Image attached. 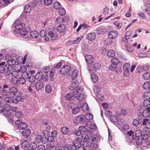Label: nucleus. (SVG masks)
<instances>
[{
    "instance_id": "nucleus-7",
    "label": "nucleus",
    "mask_w": 150,
    "mask_h": 150,
    "mask_svg": "<svg viewBox=\"0 0 150 150\" xmlns=\"http://www.w3.org/2000/svg\"><path fill=\"white\" fill-rule=\"evenodd\" d=\"M71 70V67L67 65L63 66L60 69L59 72L62 75H65L69 72Z\"/></svg>"
},
{
    "instance_id": "nucleus-46",
    "label": "nucleus",
    "mask_w": 150,
    "mask_h": 150,
    "mask_svg": "<svg viewBox=\"0 0 150 150\" xmlns=\"http://www.w3.org/2000/svg\"><path fill=\"white\" fill-rule=\"evenodd\" d=\"M25 25L24 23H22L21 25H15V28L17 30H20L21 29V28H23L25 27Z\"/></svg>"
},
{
    "instance_id": "nucleus-47",
    "label": "nucleus",
    "mask_w": 150,
    "mask_h": 150,
    "mask_svg": "<svg viewBox=\"0 0 150 150\" xmlns=\"http://www.w3.org/2000/svg\"><path fill=\"white\" fill-rule=\"evenodd\" d=\"M90 149L91 150H94L96 149L98 147V145L96 143H92L89 145Z\"/></svg>"
},
{
    "instance_id": "nucleus-4",
    "label": "nucleus",
    "mask_w": 150,
    "mask_h": 150,
    "mask_svg": "<svg viewBox=\"0 0 150 150\" xmlns=\"http://www.w3.org/2000/svg\"><path fill=\"white\" fill-rule=\"evenodd\" d=\"M100 65L98 63H96L93 65L89 66L88 68V70L91 72H95L100 68Z\"/></svg>"
},
{
    "instance_id": "nucleus-1",
    "label": "nucleus",
    "mask_w": 150,
    "mask_h": 150,
    "mask_svg": "<svg viewBox=\"0 0 150 150\" xmlns=\"http://www.w3.org/2000/svg\"><path fill=\"white\" fill-rule=\"evenodd\" d=\"M6 98H4V102H6V100L8 98V100L12 99V98H13L16 96L18 93V89L15 87H11L10 88L8 91L6 90Z\"/></svg>"
},
{
    "instance_id": "nucleus-14",
    "label": "nucleus",
    "mask_w": 150,
    "mask_h": 150,
    "mask_svg": "<svg viewBox=\"0 0 150 150\" xmlns=\"http://www.w3.org/2000/svg\"><path fill=\"white\" fill-rule=\"evenodd\" d=\"M85 59L87 63L90 64L92 63L94 60L92 56L89 55H86L85 57Z\"/></svg>"
},
{
    "instance_id": "nucleus-29",
    "label": "nucleus",
    "mask_w": 150,
    "mask_h": 150,
    "mask_svg": "<svg viewBox=\"0 0 150 150\" xmlns=\"http://www.w3.org/2000/svg\"><path fill=\"white\" fill-rule=\"evenodd\" d=\"M42 139L43 140L46 139V138L45 137H44L42 138L41 135H39L37 136L36 137L35 141L36 142H39L42 140Z\"/></svg>"
},
{
    "instance_id": "nucleus-34",
    "label": "nucleus",
    "mask_w": 150,
    "mask_h": 150,
    "mask_svg": "<svg viewBox=\"0 0 150 150\" xmlns=\"http://www.w3.org/2000/svg\"><path fill=\"white\" fill-rule=\"evenodd\" d=\"M100 139V137L98 134L94 135L93 138L92 137V142H93V141L97 142Z\"/></svg>"
},
{
    "instance_id": "nucleus-24",
    "label": "nucleus",
    "mask_w": 150,
    "mask_h": 150,
    "mask_svg": "<svg viewBox=\"0 0 150 150\" xmlns=\"http://www.w3.org/2000/svg\"><path fill=\"white\" fill-rule=\"evenodd\" d=\"M79 130L81 132V133L82 132L84 133H90V132H89L86 127L85 126H81L79 128Z\"/></svg>"
},
{
    "instance_id": "nucleus-51",
    "label": "nucleus",
    "mask_w": 150,
    "mask_h": 150,
    "mask_svg": "<svg viewBox=\"0 0 150 150\" xmlns=\"http://www.w3.org/2000/svg\"><path fill=\"white\" fill-rule=\"evenodd\" d=\"M47 34L46 31L44 30H42L40 32V36L42 37H44Z\"/></svg>"
},
{
    "instance_id": "nucleus-45",
    "label": "nucleus",
    "mask_w": 150,
    "mask_h": 150,
    "mask_svg": "<svg viewBox=\"0 0 150 150\" xmlns=\"http://www.w3.org/2000/svg\"><path fill=\"white\" fill-rule=\"evenodd\" d=\"M45 91L48 93H50L52 91V88L50 86L47 85L45 87Z\"/></svg>"
},
{
    "instance_id": "nucleus-49",
    "label": "nucleus",
    "mask_w": 150,
    "mask_h": 150,
    "mask_svg": "<svg viewBox=\"0 0 150 150\" xmlns=\"http://www.w3.org/2000/svg\"><path fill=\"white\" fill-rule=\"evenodd\" d=\"M7 62L8 65L11 66L14 65L16 63L15 60L12 59L8 60Z\"/></svg>"
},
{
    "instance_id": "nucleus-13",
    "label": "nucleus",
    "mask_w": 150,
    "mask_h": 150,
    "mask_svg": "<svg viewBox=\"0 0 150 150\" xmlns=\"http://www.w3.org/2000/svg\"><path fill=\"white\" fill-rule=\"evenodd\" d=\"M22 148L24 150H26L29 147L30 145L29 142L25 140H23L21 144Z\"/></svg>"
},
{
    "instance_id": "nucleus-6",
    "label": "nucleus",
    "mask_w": 150,
    "mask_h": 150,
    "mask_svg": "<svg viewBox=\"0 0 150 150\" xmlns=\"http://www.w3.org/2000/svg\"><path fill=\"white\" fill-rule=\"evenodd\" d=\"M85 121V116L83 115L77 116L74 120V122L75 124H82L84 123Z\"/></svg>"
},
{
    "instance_id": "nucleus-58",
    "label": "nucleus",
    "mask_w": 150,
    "mask_h": 150,
    "mask_svg": "<svg viewBox=\"0 0 150 150\" xmlns=\"http://www.w3.org/2000/svg\"><path fill=\"white\" fill-rule=\"evenodd\" d=\"M83 110L84 111L87 110L88 109V107L87 103H84L82 106Z\"/></svg>"
},
{
    "instance_id": "nucleus-11",
    "label": "nucleus",
    "mask_w": 150,
    "mask_h": 150,
    "mask_svg": "<svg viewBox=\"0 0 150 150\" xmlns=\"http://www.w3.org/2000/svg\"><path fill=\"white\" fill-rule=\"evenodd\" d=\"M118 34V33L117 31H111L108 33V36L110 39H115L117 37Z\"/></svg>"
},
{
    "instance_id": "nucleus-28",
    "label": "nucleus",
    "mask_w": 150,
    "mask_h": 150,
    "mask_svg": "<svg viewBox=\"0 0 150 150\" xmlns=\"http://www.w3.org/2000/svg\"><path fill=\"white\" fill-rule=\"evenodd\" d=\"M107 54L109 57L110 58H112L115 56V53L113 50H109Z\"/></svg>"
},
{
    "instance_id": "nucleus-16",
    "label": "nucleus",
    "mask_w": 150,
    "mask_h": 150,
    "mask_svg": "<svg viewBox=\"0 0 150 150\" xmlns=\"http://www.w3.org/2000/svg\"><path fill=\"white\" fill-rule=\"evenodd\" d=\"M79 71L77 69H74L72 71L71 77L72 79H75L77 77L78 75L79 74Z\"/></svg>"
},
{
    "instance_id": "nucleus-2",
    "label": "nucleus",
    "mask_w": 150,
    "mask_h": 150,
    "mask_svg": "<svg viewBox=\"0 0 150 150\" xmlns=\"http://www.w3.org/2000/svg\"><path fill=\"white\" fill-rule=\"evenodd\" d=\"M83 90V88L81 86L78 87V89H76L75 90L74 97L76 98L78 100L82 101L85 98V96H84L83 94H82V91Z\"/></svg>"
},
{
    "instance_id": "nucleus-31",
    "label": "nucleus",
    "mask_w": 150,
    "mask_h": 150,
    "mask_svg": "<svg viewBox=\"0 0 150 150\" xmlns=\"http://www.w3.org/2000/svg\"><path fill=\"white\" fill-rule=\"evenodd\" d=\"M143 88L146 90L149 89L150 88V83L149 81H146L143 84Z\"/></svg>"
},
{
    "instance_id": "nucleus-33",
    "label": "nucleus",
    "mask_w": 150,
    "mask_h": 150,
    "mask_svg": "<svg viewBox=\"0 0 150 150\" xmlns=\"http://www.w3.org/2000/svg\"><path fill=\"white\" fill-rule=\"evenodd\" d=\"M19 32L21 35H25L27 34V31L25 28V27L21 28V29L19 31Z\"/></svg>"
},
{
    "instance_id": "nucleus-19",
    "label": "nucleus",
    "mask_w": 150,
    "mask_h": 150,
    "mask_svg": "<svg viewBox=\"0 0 150 150\" xmlns=\"http://www.w3.org/2000/svg\"><path fill=\"white\" fill-rule=\"evenodd\" d=\"M66 26L63 24H61L57 28V31L60 33L64 32L66 29Z\"/></svg>"
},
{
    "instance_id": "nucleus-17",
    "label": "nucleus",
    "mask_w": 150,
    "mask_h": 150,
    "mask_svg": "<svg viewBox=\"0 0 150 150\" xmlns=\"http://www.w3.org/2000/svg\"><path fill=\"white\" fill-rule=\"evenodd\" d=\"M142 135V134L141 131L139 130L137 131L135 133V135L133 134L132 137V139L134 140H136L137 139V137H139Z\"/></svg>"
},
{
    "instance_id": "nucleus-20",
    "label": "nucleus",
    "mask_w": 150,
    "mask_h": 150,
    "mask_svg": "<svg viewBox=\"0 0 150 150\" xmlns=\"http://www.w3.org/2000/svg\"><path fill=\"white\" fill-rule=\"evenodd\" d=\"M30 134V130L28 129H23L22 133V135L25 137H28Z\"/></svg>"
},
{
    "instance_id": "nucleus-12",
    "label": "nucleus",
    "mask_w": 150,
    "mask_h": 150,
    "mask_svg": "<svg viewBox=\"0 0 150 150\" xmlns=\"http://www.w3.org/2000/svg\"><path fill=\"white\" fill-rule=\"evenodd\" d=\"M96 37V35L94 33H88L86 35V39L88 40L91 41L94 40Z\"/></svg>"
},
{
    "instance_id": "nucleus-5",
    "label": "nucleus",
    "mask_w": 150,
    "mask_h": 150,
    "mask_svg": "<svg viewBox=\"0 0 150 150\" xmlns=\"http://www.w3.org/2000/svg\"><path fill=\"white\" fill-rule=\"evenodd\" d=\"M90 134V133H84L81 134V137L83 141L90 143H92V137Z\"/></svg>"
},
{
    "instance_id": "nucleus-35",
    "label": "nucleus",
    "mask_w": 150,
    "mask_h": 150,
    "mask_svg": "<svg viewBox=\"0 0 150 150\" xmlns=\"http://www.w3.org/2000/svg\"><path fill=\"white\" fill-rule=\"evenodd\" d=\"M60 3L58 1H57L54 3L53 4V7L56 9H59L61 7Z\"/></svg>"
},
{
    "instance_id": "nucleus-60",
    "label": "nucleus",
    "mask_w": 150,
    "mask_h": 150,
    "mask_svg": "<svg viewBox=\"0 0 150 150\" xmlns=\"http://www.w3.org/2000/svg\"><path fill=\"white\" fill-rule=\"evenodd\" d=\"M110 120L111 121L113 122H116L118 120L117 117L115 116H111Z\"/></svg>"
},
{
    "instance_id": "nucleus-3",
    "label": "nucleus",
    "mask_w": 150,
    "mask_h": 150,
    "mask_svg": "<svg viewBox=\"0 0 150 150\" xmlns=\"http://www.w3.org/2000/svg\"><path fill=\"white\" fill-rule=\"evenodd\" d=\"M16 96V98L15 99L8 100V98H6V103L17 104L18 103L19 101L22 102L23 100V97L21 95L17 94Z\"/></svg>"
},
{
    "instance_id": "nucleus-30",
    "label": "nucleus",
    "mask_w": 150,
    "mask_h": 150,
    "mask_svg": "<svg viewBox=\"0 0 150 150\" xmlns=\"http://www.w3.org/2000/svg\"><path fill=\"white\" fill-rule=\"evenodd\" d=\"M93 115L92 114L88 113L85 116V119L86 121L91 120L93 118Z\"/></svg>"
},
{
    "instance_id": "nucleus-56",
    "label": "nucleus",
    "mask_w": 150,
    "mask_h": 150,
    "mask_svg": "<svg viewBox=\"0 0 150 150\" xmlns=\"http://www.w3.org/2000/svg\"><path fill=\"white\" fill-rule=\"evenodd\" d=\"M130 67V64L128 63H126L123 66V69L124 70H129Z\"/></svg>"
},
{
    "instance_id": "nucleus-40",
    "label": "nucleus",
    "mask_w": 150,
    "mask_h": 150,
    "mask_svg": "<svg viewBox=\"0 0 150 150\" xmlns=\"http://www.w3.org/2000/svg\"><path fill=\"white\" fill-rule=\"evenodd\" d=\"M59 14L62 16L64 15L66 13V11L64 8H60L59 11Z\"/></svg>"
},
{
    "instance_id": "nucleus-55",
    "label": "nucleus",
    "mask_w": 150,
    "mask_h": 150,
    "mask_svg": "<svg viewBox=\"0 0 150 150\" xmlns=\"http://www.w3.org/2000/svg\"><path fill=\"white\" fill-rule=\"evenodd\" d=\"M6 90H2L0 91V98H2L6 96Z\"/></svg>"
},
{
    "instance_id": "nucleus-43",
    "label": "nucleus",
    "mask_w": 150,
    "mask_h": 150,
    "mask_svg": "<svg viewBox=\"0 0 150 150\" xmlns=\"http://www.w3.org/2000/svg\"><path fill=\"white\" fill-rule=\"evenodd\" d=\"M92 80V81L96 83L98 81V77L95 74H91V75Z\"/></svg>"
},
{
    "instance_id": "nucleus-59",
    "label": "nucleus",
    "mask_w": 150,
    "mask_h": 150,
    "mask_svg": "<svg viewBox=\"0 0 150 150\" xmlns=\"http://www.w3.org/2000/svg\"><path fill=\"white\" fill-rule=\"evenodd\" d=\"M47 146L48 148H50V150H56V148L55 146L52 145L51 144H47Z\"/></svg>"
},
{
    "instance_id": "nucleus-8",
    "label": "nucleus",
    "mask_w": 150,
    "mask_h": 150,
    "mask_svg": "<svg viewBox=\"0 0 150 150\" xmlns=\"http://www.w3.org/2000/svg\"><path fill=\"white\" fill-rule=\"evenodd\" d=\"M145 110H143L142 112H139L138 115L140 116L141 115L142 116L144 117H147L149 116L150 114V108H145Z\"/></svg>"
},
{
    "instance_id": "nucleus-22",
    "label": "nucleus",
    "mask_w": 150,
    "mask_h": 150,
    "mask_svg": "<svg viewBox=\"0 0 150 150\" xmlns=\"http://www.w3.org/2000/svg\"><path fill=\"white\" fill-rule=\"evenodd\" d=\"M43 77L42 72L41 71H38L36 74V79L39 81L42 80Z\"/></svg>"
},
{
    "instance_id": "nucleus-54",
    "label": "nucleus",
    "mask_w": 150,
    "mask_h": 150,
    "mask_svg": "<svg viewBox=\"0 0 150 150\" xmlns=\"http://www.w3.org/2000/svg\"><path fill=\"white\" fill-rule=\"evenodd\" d=\"M136 140V143L137 144L139 145L141 144L142 142V136L137 137V139Z\"/></svg>"
},
{
    "instance_id": "nucleus-62",
    "label": "nucleus",
    "mask_w": 150,
    "mask_h": 150,
    "mask_svg": "<svg viewBox=\"0 0 150 150\" xmlns=\"http://www.w3.org/2000/svg\"><path fill=\"white\" fill-rule=\"evenodd\" d=\"M116 66H116L115 65L113 64L112 63V64L109 66V68L110 70L114 71L116 69Z\"/></svg>"
},
{
    "instance_id": "nucleus-23",
    "label": "nucleus",
    "mask_w": 150,
    "mask_h": 150,
    "mask_svg": "<svg viewBox=\"0 0 150 150\" xmlns=\"http://www.w3.org/2000/svg\"><path fill=\"white\" fill-rule=\"evenodd\" d=\"M61 131L62 133L64 134H68L69 132V129L67 127H63L61 129Z\"/></svg>"
},
{
    "instance_id": "nucleus-63",
    "label": "nucleus",
    "mask_w": 150,
    "mask_h": 150,
    "mask_svg": "<svg viewBox=\"0 0 150 150\" xmlns=\"http://www.w3.org/2000/svg\"><path fill=\"white\" fill-rule=\"evenodd\" d=\"M106 32V30L103 28H100L98 31V34H103L104 33Z\"/></svg>"
},
{
    "instance_id": "nucleus-10",
    "label": "nucleus",
    "mask_w": 150,
    "mask_h": 150,
    "mask_svg": "<svg viewBox=\"0 0 150 150\" xmlns=\"http://www.w3.org/2000/svg\"><path fill=\"white\" fill-rule=\"evenodd\" d=\"M79 86V82L78 81H74L68 87L69 89L70 90H74L73 92H75V90L76 89H78Z\"/></svg>"
},
{
    "instance_id": "nucleus-50",
    "label": "nucleus",
    "mask_w": 150,
    "mask_h": 150,
    "mask_svg": "<svg viewBox=\"0 0 150 150\" xmlns=\"http://www.w3.org/2000/svg\"><path fill=\"white\" fill-rule=\"evenodd\" d=\"M83 38V36H81L79 37L76 40H72V42H73V44L78 43L81 41V40Z\"/></svg>"
},
{
    "instance_id": "nucleus-21",
    "label": "nucleus",
    "mask_w": 150,
    "mask_h": 150,
    "mask_svg": "<svg viewBox=\"0 0 150 150\" xmlns=\"http://www.w3.org/2000/svg\"><path fill=\"white\" fill-rule=\"evenodd\" d=\"M75 93L74 92H73L72 93H70L67 94L65 96V98L66 99L68 100H70L73 97H74Z\"/></svg>"
},
{
    "instance_id": "nucleus-37",
    "label": "nucleus",
    "mask_w": 150,
    "mask_h": 150,
    "mask_svg": "<svg viewBox=\"0 0 150 150\" xmlns=\"http://www.w3.org/2000/svg\"><path fill=\"white\" fill-rule=\"evenodd\" d=\"M80 111V110L79 107L74 108L72 110V112L73 114H76L78 113Z\"/></svg>"
},
{
    "instance_id": "nucleus-25",
    "label": "nucleus",
    "mask_w": 150,
    "mask_h": 150,
    "mask_svg": "<svg viewBox=\"0 0 150 150\" xmlns=\"http://www.w3.org/2000/svg\"><path fill=\"white\" fill-rule=\"evenodd\" d=\"M30 35L32 37L36 38L39 36V33L37 31H33L30 33Z\"/></svg>"
},
{
    "instance_id": "nucleus-9",
    "label": "nucleus",
    "mask_w": 150,
    "mask_h": 150,
    "mask_svg": "<svg viewBox=\"0 0 150 150\" xmlns=\"http://www.w3.org/2000/svg\"><path fill=\"white\" fill-rule=\"evenodd\" d=\"M140 107L141 109H143L150 108V101L148 99L145 100L144 101L143 104L140 105Z\"/></svg>"
},
{
    "instance_id": "nucleus-61",
    "label": "nucleus",
    "mask_w": 150,
    "mask_h": 150,
    "mask_svg": "<svg viewBox=\"0 0 150 150\" xmlns=\"http://www.w3.org/2000/svg\"><path fill=\"white\" fill-rule=\"evenodd\" d=\"M19 81V82H20V83L23 84H24L26 82L25 79V78L23 77H21L20 78Z\"/></svg>"
},
{
    "instance_id": "nucleus-26",
    "label": "nucleus",
    "mask_w": 150,
    "mask_h": 150,
    "mask_svg": "<svg viewBox=\"0 0 150 150\" xmlns=\"http://www.w3.org/2000/svg\"><path fill=\"white\" fill-rule=\"evenodd\" d=\"M43 87V84L41 82H39L35 84V88L38 91L41 90Z\"/></svg>"
},
{
    "instance_id": "nucleus-53",
    "label": "nucleus",
    "mask_w": 150,
    "mask_h": 150,
    "mask_svg": "<svg viewBox=\"0 0 150 150\" xmlns=\"http://www.w3.org/2000/svg\"><path fill=\"white\" fill-rule=\"evenodd\" d=\"M35 78V77L33 75H31L28 77L29 81L32 83H35L34 81Z\"/></svg>"
},
{
    "instance_id": "nucleus-57",
    "label": "nucleus",
    "mask_w": 150,
    "mask_h": 150,
    "mask_svg": "<svg viewBox=\"0 0 150 150\" xmlns=\"http://www.w3.org/2000/svg\"><path fill=\"white\" fill-rule=\"evenodd\" d=\"M15 115L18 118H21L23 116V115L21 111H18L16 112Z\"/></svg>"
},
{
    "instance_id": "nucleus-52",
    "label": "nucleus",
    "mask_w": 150,
    "mask_h": 150,
    "mask_svg": "<svg viewBox=\"0 0 150 150\" xmlns=\"http://www.w3.org/2000/svg\"><path fill=\"white\" fill-rule=\"evenodd\" d=\"M38 150H46L45 149V146L43 144H40L39 145L37 146Z\"/></svg>"
},
{
    "instance_id": "nucleus-39",
    "label": "nucleus",
    "mask_w": 150,
    "mask_h": 150,
    "mask_svg": "<svg viewBox=\"0 0 150 150\" xmlns=\"http://www.w3.org/2000/svg\"><path fill=\"white\" fill-rule=\"evenodd\" d=\"M54 138L53 137L51 136H50L48 137L47 139L46 138V139H45L46 140L44 142L42 141V142L44 143H45L47 142V141L50 142H52L54 140Z\"/></svg>"
},
{
    "instance_id": "nucleus-38",
    "label": "nucleus",
    "mask_w": 150,
    "mask_h": 150,
    "mask_svg": "<svg viewBox=\"0 0 150 150\" xmlns=\"http://www.w3.org/2000/svg\"><path fill=\"white\" fill-rule=\"evenodd\" d=\"M111 62L112 64L115 65L116 66L119 63L118 59L117 58H115L111 59Z\"/></svg>"
},
{
    "instance_id": "nucleus-42",
    "label": "nucleus",
    "mask_w": 150,
    "mask_h": 150,
    "mask_svg": "<svg viewBox=\"0 0 150 150\" xmlns=\"http://www.w3.org/2000/svg\"><path fill=\"white\" fill-rule=\"evenodd\" d=\"M52 0H44V4L47 6L51 5L52 3Z\"/></svg>"
},
{
    "instance_id": "nucleus-41",
    "label": "nucleus",
    "mask_w": 150,
    "mask_h": 150,
    "mask_svg": "<svg viewBox=\"0 0 150 150\" xmlns=\"http://www.w3.org/2000/svg\"><path fill=\"white\" fill-rule=\"evenodd\" d=\"M31 10V7L29 5H27L25 6L24 11L26 13L29 12Z\"/></svg>"
},
{
    "instance_id": "nucleus-27",
    "label": "nucleus",
    "mask_w": 150,
    "mask_h": 150,
    "mask_svg": "<svg viewBox=\"0 0 150 150\" xmlns=\"http://www.w3.org/2000/svg\"><path fill=\"white\" fill-rule=\"evenodd\" d=\"M27 126L26 123L22 122L19 126H18V128L19 129H24L27 127Z\"/></svg>"
},
{
    "instance_id": "nucleus-64",
    "label": "nucleus",
    "mask_w": 150,
    "mask_h": 150,
    "mask_svg": "<svg viewBox=\"0 0 150 150\" xmlns=\"http://www.w3.org/2000/svg\"><path fill=\"white\" fill-rule=\"evenodd\" d=\"M142 125H146L147 124L149 123V122L147 119H144L142 121Z\"/></svg>"
},
{
    "instance_id": "nucleus-15",
    "label": "nucleus",
    "mask_w": 150,
    "mask_h": 150,
    "mask_svg": "<svg viewBox=\"0 0 150 150\" xmlns=\"http://www.w3.org/2000/svg\"><path fill=\"white\" fill-rule=\"evenodd\" d=\"M81 138L79 137H77L76 139L75 143H73L72 144L74 145H75V146L77 148H80L81 146Z\"/></svg>"
},
{
    "instance_id": "nucleus-32",
    "label": "nucleus",
    "mask_w": 150,
    "mask_h": 150,
    "mask_svg": "<svg viewBox=\"0 0 150 150\" xmlns=\"http://www.w3.org/2000/svg\"><path fill=\"white\" fill-rule=\"evenodd\" d=\"M142 121V120L141 119H139L138 120L135 119L133 122V124L135 126H137L139 124L141 123Z\"/></svg>"
},
{
    "instance_id": "nucleus-48",
    "label": "nucleus",
    "mask_w": 150,
    "mask_h": 150,
    "mask_svg": "<svg viewBox=\"0 0 150 150\" xmlns=\"http://www.w3.org/2000/svg\"><path fill=\"white\" fill-rule=\"evenodd\" d=\"M11 82L13 84H16L19 82V81L18 78L14 77L11 79Z\"/></svg>"
},
{
    "instance_id": "nucleus-18",
    "label": "nucleus",
    "mask_w": 150,
    "mask_h": 150,
    "mask_svg": "<svg viewBox=\"0 0 150 150\" xmlns=\"http://www.w3.org/2000/svg\"><path fill=\"white\" fill-rule=\"evenodd\" d=\"M48 34L53 40H54L57 38V34L56 33H54L52 31H49L48 33Z\"/></svg>"
},
{
    "instance_id": "nucleus-36",
    "label": "nucleus",
    "mask_w": 150,
    "mask_h": 150,
    "mask_svg": "<svg viewBox=\"0 0 150 150\" xmlns=\"http://www.w3.org/2000/svg\"><path fill=\"white\" fill-rule=\"evenodd\" d=\"M143 77L145 80H148L150 79V74L148 72L144 73L143 74Z\"/></svg>"
},
{
    "instance_id": "nucleus-44",
    "label": "nucleus",
    "mask_w": 150,
    "mask_h": 150,
    "mask_svg": "<svg viewBox=\"0 0 150 150\" xmlns=\"http://www.w3.org/2000/svg\"><path fill=\"white\" fill-rule=\"evenodd\" d=\"M144 97L146 99L148 98L150 99V92L146 91L144 93Z\"/></svg>"
}]
</instances>
